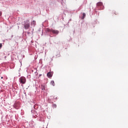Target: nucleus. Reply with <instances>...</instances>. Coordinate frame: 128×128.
Wrapping results in <instances>:
<instances>
[{"label": "nucleus", "instance_id": "obj_2", "mask_svg": "<svg viewBox=\"0 0 128 128\" xmlns=\"http://www.w3.org/2000/svg\"><path fill=\"white\" fill-rule=\"evenodd\" d=\"M41 88L42 90H46V84H42Z\"/></svg>", "mask_w": 128, "mask_h": 128}, {"label": "nucleus", "instance_id": "obj_5", "mask_svg": "<svg viewBox=\"0 0 128 128\" xmlns=\"http://www.w3.org/2000/svg\"><path fill=\"white\" fill-rule=\"evenodd\" d=\"M53 74L54 73L52 72H49L47 74V76H48L49 78H50L52 76Z\"/></svg>", "mask_w": 128, "mask_h": 128}, {"label": "nucleus", "instance_id": "obj_14", "mask_svg": "<svg viewBox=\"0 0 128 128\" xmlns=\"http://www.w3.org/2000/svg\"><path fill=\"white\" fill-rule=\"evenodd\" d=\"M2 12L0 11V16H2Z\"/></svg>", "mask_w": 128, "mask_h": 128}, {"label": "nucleus", "instance_id": "obj_9", "mask_svg": "<svg viewBox=\"0 0 128 128\" xmlns=\"http://www.w3.org/2000/svg\"><path fill=\"white\" fill-rule=\"evenodd\" d=\"M31 24H33L34 26H36V21L33 20L32 22H31Z\"/></svg>", "mask_w": 128, "mask_h": 128}, {"label": "nucleus", "instance_id": "obj_13", "mask_svg": "<svg viewBox=\"0 0 128 128\" xmlns=\"http://www.w3.org/2000/svg\"><path fill=\"white\" fill-rule=\"evenodd\" d=\"M52 108H56V104H53L52 106Z\"/></svg>", "mask_w": 128, "mask_h": 128}, {"label": "nucleus", "instance_id": "obj_12", "mask_svg": "<svg viewBox=\"0 0 128 128\" xmlns=\"http://www.w3.org/2000/svg\"><path fill=\"white\" fill-rule=\"evenodd\" d=\"M82 15H83V16L82 18V20H84V18H86V13H83Z\"/></svg>", "mask_w": 128, "mask_h": 128}, {"label": "nucleus", "instance_id": "obj_16", "mask_svg": "<svg viewBox=\"0 0 128 128\" xmlns=\"http://www.w3.org/2000/svg\"><path fill=\"white\" fill-rule=\"evenodd\" d=\"M34 108H35V110H36V106H34Z\"/></svg>", "mask_w": 128, "mask_h": 128}, {"label": "nucleus", "instance_id": "obj_11", "mask_svg": "<svg viewBox=\"0 0 128 128\" xmlns=\"http://www.w3.org/2000/svg\"><path fill=\"white\" fill-rule=\"evenodd\" d=\"M50 84H52V86H54V80L51 81Z\"/></svg>", "mask_w": 128, "mask_h": 128}, {"label": "nucleus", "instance_id": "obj_17", "mask_svg": "<svg viewBox=\"0 0 128 128\" xmlns=\"http://www.w3.org/2000/svg\"><path fill=\"white\" fill-rule=\"evenodd\" d=\"M1 78H2V77H1Z\"/></svg>", "mask_w": 128, "mask_h": 128}, {"label": "nucleus", "instance_id": "obj_4", "mask_svg": "<svg viewBox=\"0 0 128 128\" xmlns=\"http://www.w3.org/2000/svg\"><path fill=\"white\" fill-rule=\"evenodd\" d=\"M52 34H58V33L60 32L58 30H54V29H52Z\"/></svg>", "mask_w": 128, "mask_h": 128}, {"label": "nucleus", "instance_id": "obj_1", "mask_svg": "<svg viewBox=\"0 0 128 128\" xmlns=\"http://www.w3.org/2000/svg\"><path fill=\"white\" fill-rule=\"evenodd\" d=\"M30 20H26L24 22V27L25 30H28L30 28Z\"/></svg>", "mask_w": 128, "mask_h": 128}, {"label": "nucleus", "instance_id": "obj_10", "mask_svg": "<svg viewBox=\"0 0 128 128\" xmlns=\"http://www.w3.org/2000/svg\"><path fill=\"white\" fill-rule=\"evenodd\" d=\"M20 84H26V80H20Z\"/></svg>", "mask_w": 128, "mask_h": 128}, {"label": "nucleus", "instance_id": "obj_8", "mask_svg": "<svg viewBox=\"0 0 128 128\" xmlns=\"http://www.w3.org/2000/svg\"><path fill=\"white\" fill-rule=\"evenodd\" d=\"M20 80H26V78L22 76L20 78Z\"/></svg>", "mask_w": 128, "mask_h": 128}, {"label": "nucleus", "instance_id": "obj_6", "mask_svg": "<svg viewBox=\"0 0 128 128\" xmlns=\"http://www.w3.org/2000/svg\"><path fill=\"white\" fill-rule=\"evenodd\" d=\"M97 6H102V2H98L96 4Z\"/></svg>", "mask_w": 128, "mask_h": 128}, {"label": "nucleus", "instance_id": "obj_7", "mask_svg": "<svg viewBox=\"0 0 128 128\" xmlns=\"http://www.w3.org/2000/svg\"><path fill=\"white\" fill-rule=\"evenodd\" d=\"M52 29H50L49 28H46V32H52Z\"/></svg>", "mask_w": 128, "mask_h": 128}, {"label": "nucleus", "instance_id": "obj_15", "mask_svg": "<svg viewBox=\"0 0 128 128\" xmlns=\"http://www.w3.org/2000/svg\"><path fill=\"white\" fill-rule=\"evenodd\" d=\"M2 44H0V48H2Z\"/></svg>", "mask_w": 128, "mask_h": 128}, {"label": "nucleus", "instance_id": "obj_3", "mask_svg": "<svg viewBox=\"0 0 128 128\" xmlns=\"http://www.w3.org/2000/svg\"><path fill=\"white\" fill-rule=\"evenodd\" d=\"M14 106L16 110H18V108H20V104L16 103Z\"/></svg>", "mask_w": 128, "mask_h": 128}]
</instances>
